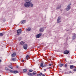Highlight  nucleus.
I'll use <instances>...</instances> for the list:
<instances>
[{
    "instance_id": "obj_1",
    "label": "nucleus",
    "mask_w": 76,
    "mask_h": 76,
    "mask_svg": "<svg viewBox=\"0 0 76 76\" xmlns=\"http://www.w3.org/2000/svg\"><path fill=\"white\" fill-rule=\"evenodd\" d=\"M31 4L30 2L26 1V2L24 4V6L25 7H26L28 8V7H29L30 6V4Z\"/></svg>"
},
{
    "instance_id": "obj_2",
    "label": "nucleus",
    "mask_w": 76,
    "mask_h": 76,
    "mask_svg": "<svg viewBox=\"0 0 76 76\" xmlns=\"http://www.w3.org/2000/svg\"><path fill=\"white\" fill-rule=\"evenodd\" d=\"M70 6H71V4H69V5L67 6L66 8V10L67 11H69V10L70 9Z\"/></svg>"
},
{
    "instance_id": "obj_3",
    "label": "nucleus",
    "mask_w": 76,
    "mask_h": 76,
    "mask_svg": "<svg viewBox=\"0 0 76 76\" xmlns=\"http://www.w3.org/2000/svg\"><path fill=\"white\" fill-rule=\"evenodd\" d=\"M22 32V30L20 29H19L17 30V33L18 35H20Z\"/></svg>"
},
{
    "instance_id": "obj_4",
    "label": "nucleus",
    "mask_w": 76,
    "mask_h": 76,
    "mask_svg": "<svg viewBox=\"0 0 76 76\" xmlns=\"http://www.w3.org/2000/svg\"><path fill=\"white\" fill-rule=\"evenodd\" d=\"M28 47V45L27 44H24L23 45V48L24 49V50H26Z\"/></svg>"
},
{
    "instance_id": "obj_5",
    "label": "nucleus",
    "mask_w": 76,
    "mask_h": 76,
    "mask_svg": "<svg viewBox=\"0 0 76 76\" xmlns=\"http://www.w3.org/2000/svg\"><path fill=\"white\" fill-rule=\"evenodd\" d=\"M42 34H39L36 35V37L37 38H39L41 36Z\"/></svg>"
},
{
    "instance_id": "obj_6",
    "label": "nucleus",
    "mask_w": 76,
    "mask_h": 76,
    "mask_svg": "<svg viewBox=\"0 0 76 76\" xmlns=\"http://www.w3.org/2000/svg\"><path fill=\"white\" fill-rule=\"evenodd\" d=\"M20 22L21 24H24V23H26V20H22Z\"/></svg>"
},
{
    "instance_id": "obj_7",
    "label": "nucleus",
    "mask_w": 76,
    "mask_h": 76,
    "mask_svg": "<svg viewBox=\"0 0 76 76\" xmlns=\"http://www.w3.org/2000/svg\"><path fill=\"white\" fill-rule=\"evenodd\" d=\"M61 19L60 18V17H59L57 19V23H60L61 22V21H60Z\"/></svg>"
},
{
    "instance_id": "obj_8",
    "label": "nucleus",
    "mask_w": 76,
    "mask_h": 76,
    "mask_svg": "<svg viewBox=\"0 0 76 76\" xmlns=\"http://www.w3.org/2000/svg\"><path fill=\"white\" fill-rule=\"evenodd\" d=\"M69 51L65 50L64 52V54H69Z\"/></svg>"
},
{
    "instance_id": "obj_9",
    "label": "nucleus",
    "mask_w": 76,
    "mask_h": 76,
    "mask_svg": "<svg viewBox=\"0 0 76 76\" xmlns=\"http://www.w3.org/2000/svg\"><path fill=\"white\" fill-rule=\"evenodd\" d=\"M24 44H25V42L21 41L20 42V45H23Z\"/></svg>"
},
{
    "instance_id": "obj_10",
    "label": "nucleus",
    "mask_w": 76,
    "mask_h": 76,
    "mask_svg": "<svg viewBox=\"0 0 76 76\" xmlns=\"http://www.w3.org/2000/svg\"><path fill=\"white\" fill-rule=\"evenodd\" d=\"M16 54L15 52H14V53H13L12 54V57H15L16 56Z\"/></svg>"
},
{
    "instance_id": "obj_11",
    "label": "nucleus",
    "mask_w": 76,
    "mask_h": 76,
    "mask_svg": "<svg viewBox=\"0 0 76 76\" xmlns=\"http://www.w3.org/2000/svg\"><path fill=\"white\" fill-rule=\"evenodd\" d=\"M40 32H43L44 31V28H40L39 30Z\"/></svg>"
},
{
    "instance_id": "obj_12",
    "label": "nucleus",
    "mask_w": 76,
    "mask_h": 76,
    "mask_svg": "<svg viewBox=\"0 0 76 76\" xmlns=\"http://www.w3.org/2000/svg\"><path fill=\"white\" fill-rule=\"evenodd\" d=\"M18 73H19V72L17 70L14 71L13 72V73L14 74Z\"/></svg>"
},
{
    "instance_id": "obj_13",
    "label": "nucleus",
    "mask_w": 76,
    "mask_h": 76,
    "mask_svg": "<svg viewBox=\"0 0 76 76\" xmlns=\"http://www.w3.org/2000/svg\"><path fill=\"white\" fill-rule=\"evenodd\" d=\"M11 69H13V67L11 65H10L8 66Z\"/></svg>"
},
{
    "instance_id": "obj_14",
    "label": "nucleus",
    "mask_w": 76,
    "mask_h": 76,
    "mask_svg": "<svg viewBox=\"0 0 76 76\" xmlns=\"http://www.w3.org/2000/svg\"><path fill=\"white\" fill-rule=\"evenodd\" d=\"M5 34V32H4L2 33H0V36L1 37H2V36H3V35H4Z\"/></svg>"
},
{
    "instance_id": "obj_15",
    "label": "nucleus",
    "mask_w": 76,
    "mask_h": 76,
    "mask_svg": "<svg viewBox=\"0 0 76 76\" xmlns=\"http://www.w3.org/2000/svg\"><path fill=\"white\" fill-rule=\"evenodd\" d=\"M28 75L29 76H32V73H30V72H28L27 73Z\"/></svg>"
},
{
    "instance_id": "obj_16",
    "label": "nucleus",
    "mask_w": 76,
    "mask_h": 76,
    "mask_svg": "<svg viewBox=\"0 0 76 76\" xmlns=\"http://www.w3.org/2000/svg\"><path fill=\"white\" fill-rule=\"evenodd\" d=\"M30 6L31 7H32L33 6H34V4H32V2H30Z\"/></svg>"
},
{
    "instance_id": "obj_17",
    "label": "nucleus",
    "mask_w": 76,
    "mask_h": 76,
    "mask_svg": "<svg viewBox=\"0 0 76 76\" xmlns=\"http://www.w3.org/2000/svg\"><path fill=\"white\" fill-rule=\"evenodd\" d=\"M74 67V66L72 65H70V69H73V67Z\"/></svg>"
},
{
    "instance_id": "obj_18",
    "label": "nucleus",
    "mask_w": 76,
    "mask_h": 76,
    "mask_svg": "<svg viewBox=\"0 0 76 76\" xmlns=\"http://www.w3.org/2000/svg\"><path fill=\"white\" fill-rule=\"evenodd\" d=\"M63 65H64L63 64H60L59 65V66L61 67H62V66H63Z\"/></svg>"
},
{
    "instance_id": "obj_19",
    "label": "nucleus",
    "mask_w": 76,
    "mask_h": 76,
    "mask_svg": "<svg viewBox=\"0 0 76 76\" xmlns=\"http://www.w3.org/2000/svg\"><path fill=\"white\" fill-rule=\"evenodd\" d=\"M31 30V28H28L27 29H26L27 31H30Z\"/></svg>"
},
{
    "instance_id": "obj_20",
    "label": "nucleus",
    "mask_w": 76,
    "mask_h": 76,
    "mask_svg": "<svg viewBox=\"0 0 76 76\" xmlns=\"http://www.w3.org/2000/svg\"><path fill=\"white\" fill-rule=\"evenodd\" d=\"M12 60L13 61H16V58H14L12 59Z\"/></svg>"
},
{
    "instance_id": "obj_21",
    "label": "nucleus",
    "mask_w": 76,
    "mask_h": 76,
    "mask_svg": "<svg viewBox=\"0 0 76 76\" xmlns=\"http://www.w3.org/2000/svg\"><path fill=\"white\" fill-rule=\"evenodd\" d=\"M61 7V5H59L58 6V7L57 8V9H60Z\"/></svg>"
},
{
    "instance_id": "obj_22",
    "label": "nucleus",
    "mask_w": 76,
    "mask_h": 76,
    "mask_svg": "<svg viewBox=\"0 0 76 76\" xmlns=\"http://www.w3.org/2000/svg\"><path fill=\"white\" fill-rule=\"evenodd\" d=\"M40 67H44V65H43V63H41Z\"/></svg>"
},
{
    "instance_id": "obj_23",
    "label": "nucleus",
    "mask_w": 76,
    "mask_h": 76,
    "mask_svg": "<svg viewBox=\"0 0 76 76\" xmlns=\"http://www.w3.org/2000/svg\"><path fill=\"white\" fill-rule=\"evenodd\" d=\"M41 75H42V74L41 73H39V74H37L38 76H41Z\"/></svg>"
},
{
    "instance_id": "obj_24",
    "label": "nucleus",
    "mask_w": 76,
    "mask_h": 76,
    "mask_svg": "<svg viewBox=\"0 0 76 76\" xmlns=\"http://www.w3.org/2000/svg\"><path fill=\"white\" fill-rule=\"evenodd\" d=\"M31 1H32V0H25V1H27L28 2H30H30H31Z\"/></svg>"
},
{
    "instance_id": "obj_25",
    "label": "nucleus",
    "mask_w": 76,
    "mask_h": 76,
    "mask_svg": "<svg viewBox=\"0 0 76 76\" xmlns=\"http://www.w3.org/2000/svg\"><path fill=\"white\" fill-rule=\"evenodd\" d=\"M10 72H11V73H13V71H12V70H11V69H9V70Z\"/></svg>"
},
{
    "instance_id": "obj_26",
    "label": "nucleus",
    "mask_w": 76,
    "mask_h": 76,
    "mask_svg": "<svg viewBox=\"0 0 76 76\" xmlns=\"http://www.w3.org/2000/svg\"><path fill=\"white\" fill-rule=\"evenodd\" d=\"M23 71L24 72H26V71H27V70L26 69H24L23 70Z\"/></svg>"
},
{
    "instance_id": "obj_27",
    "label": "nucleus",
    "mask_w": 76,
    "mask_h": 76,
    "mask_svg": "<svg viewBox=\"0 0 76 76\" xmlns=\"http://www.w3.org/2000/svg\"><path fill=\"white\" fill-rule=\"evenodd\" d=\"M28 58H29V56L28 55H27L26 56V59H27Z\"/></svg>"
},
{
    "instance_id": "obj_28",
    "label": "nucleus",
    "mask_w": 76,
    "mask_h": 76,
    "mask_svg": "<svg viewBox=\"0 0 76 76\" xmlns=\"http://www.w3.org/2000/svg\"><path fill=\"white\" fill-rule=\"evenodd\" d=\"M73 39H74L75 38H76V36H73Z\"/></svg>"
},
{
    "instance_id": "obj_29",
    "label": "nucleus",
    "mask_w": 76,
    "mask_h": 76,
    "mask_svg": "<svg viewBox=\"0 0 76 76\" xmlns=\"http://www.w3.org/2000/svg\"><path fill=\"white\" fill-rule=\"evenodd\" d=\"M47 65L46 64H45L43 65V67H46L47 66Z\"/></svg>"
},
{
    "instance_id": "obj_30",
    "label": "nucleus",
    "mask_w": 76,
    "mask_h": 76,
    "mask_svg": "<svg viewBox=\"0 0 76 76\" xmlns=\"http://www.w3.org/2000/svg\"><path fill=\"white\" fill-rule=\"evenodd\" d=\"M33 71V70H32V69H30L29 70V72H32Z\"/></svg>"
},
{
    "instance_id": "obj_31",
    "label": "nucleus",
    "mask_w": 76,
    "mask_h": 76,
    "mask_svg": "<svg viewBox=\"0 0 76 76\" xmlns=\"http://www.w3.org/2000/svg\"><path fill=\"white\" fill-rule=\"evenodd\" d=\"M33 75H36V73L35 72H33L32 73Z\"/></svg>"
},
{
    "instance_id": "obj_32",
    "label": "nucleus",
    "mask_w": 76,
    "mask_h": 76,
    "mask_svg": "<svg viewBox=\"0 0 76 76\" xmlns=\"http://www.w3.org/2000/svg\"><path fill=\"white\" fill-rule=\"evenodd\" d=\"M5 69H6V70H9V69H8V68H7V67H5Z\"/></svg>"
},
{
    "instance_id": "obj_33",
    "label": "nucleus",
    "mask_w": 76,
    "mask_h": 76,
    "mask_svg": "<svg viewBox=\"0 0 76 76\" xmlns=\"http://www.w3.org/2000/svg\"><path fill=\"white\" fill-rule=\"evenodd\" d=\"M65 67L66 68L67 66V64H65Z\"/></svg>"
},
{
    "instance_id": "obj_34",
    "label": "nucleus",
    "mask_w": 76,
    "mask_h": 76,
    "mask_svg": "<svg viewBox=\"0 0 76 76\" xmlns=\"http://www.w3.org/2000/svg\"><path fill=\"white\" fill-rule=\"evenodd\" d=\"M74 72H76V68H75V69H74Z\"/></svg>"
},
{
    "instance_id": "obj_35",
    "label": "nucleus",
    "mask_w": 76,
    "mask_h": 76,
    "mask_svg": "<svg viewBox=\"0 0 76 76\" xmlns=\"http://www.w3.org/2000/svg\"><path fill=\"white\" fill-rule=\"evenodd\" d=\"M46 70H47V69H44V72H46Z\"/></svg>"
},
{
    "instance_id": "obj_36",
    "label": "nucleus",
    "mask_w": 76,
    "mask_h": 76,
    "mask_svg": "<svg viewBox=\"0 0 76 76\" xmlns=\"http://www.w3.org/2000/svg\"><path fill=\"white\" fill-rule=\"evenodd\" d=\"M73 35H74V36H76V34H75L74 33V34H73Z\"/></svg>"
},
{
    "instance_id": "obj_37",
    "label": "nucleus",
    "mask_w": 76,
    "mask_h": 76,
    "mask_svg": "<svg viewBox=\"0 0 76 76\" xmlns=\"http://www.w3.org/2000/svg\"><path fill=\"white\" fill-rule=\"evenodd\" d=\"M72 72H71V71H70V72H69V73H72Z\"/></svg>"
},
{
    "instance_id": "obj_38",
    "label": "nucleus",
    "mask_w": 76,
    "mask_h": 76,
    "mask_svg": "<svg viewBox=\"0 0 76 76\" xmlns=\"http://www.w3.org/2000/svg\"><path fill=\"white\" fill-rule=\"evenodd\" d=\"M42 76H45V75H44L42 74Z\"/></svg>"
},
{
    "instance_id": "obj_39",
    "label": "nucleus",
    "mask_w": 76,
    "mask_h": 76,
    "mask_svg": "<svg viewBox=\"0 0 76 76\" xmlns=\"http://www.w3.org/2000/svg\"><path fill=\"white\" fill-rule=\"evenodd\" d=\"M49 66H51V64H49Z\"/></svg>"
},
{
    "instance_id": "obj_40",
    "label": "nucleus",
    "mask_w": 76,
    "mask_h": 76,
    "mask_svg": "<svg viewBox=\"0 0 76 76\" xmlns=\"http://www.w3.org/2000/svg\"><path fill=\"white\" fill-rule=\"evenodd\" d=\"M24 61V60H23L22 61V62H23Z\"/></svg>"
},
{
    "instance_id": "obj_41",
    "label": "nucleus",
    "mask_w": 76,
    "mask_h": 76,
    "mask_svg": "<svg viewBox=\"0 0 76 76\" xmlns=\"http://www.w3.org/2000/svg\"><path fill=\"white\" fill-rule=\"evenodd\" d=\"M49 60H50V61H51V59H49Z\"/></svg>"
},
{
    "instance_id": "obj_42",
    "label": "nucleus",
    "mask_w": 76,
    "mask_h": 76,
    "mask_svg": "<svg viewBox=\"0 0 76 76\" xmlns=\"http://www.w3.org/2000/svg\"><path fill=\"white\" fill-rule=\"evenodd\" d=\"M1 59H0V62H1Z\"/></svg>"
},
{
    "instance_id": "obj_43",
    "label": "nucleus",
    "mask_w": 76,
    "mask_h": 76,
    "mask_svg": "<svg viewBox=\"0 0 76 76\" xmlns=\"http://www.w3.org/2000/svg\"><path fill=\"white\" fill-rule=\"evenodd\" d=\"M17 68H18V66H17Z\"/></svg>"
},
{
    "instance_id": "obj_44",
    "label": "nucleus",
    "mask_w": 76,
    "mask_h": 76,
    "mask_svg": "<svg viewBox=\"0 0 76 76\" xmlns=\"http://www.w3.org/2000/svg\"><path fill=\"white\" fill-rule=\"evenodd\" d=\"M60 70H61V69H60Z\"/></svg>"
},
{
    "instance_id": "obj_45",
    "label": "nucleus",
    "mask_w": 76,
    "mask_h": 76,
    "mask_svg": "<svg viewBox=\"0 0 76 76\" xmlns=\"http://www.w3.org/2000/svg\"><path fill=\"white\" fill-rule=\"evenodd\" d=\"M72 31V30H71V31Z\"/></svg>"
},
{
    "instance_id": "obj_46",
    "label": "nucleus",
    "mask_w": 76,
    "mask_h": 76,
    "mask_svg": "<svg viewBox=\"0 0 76 76\" xmlns=\"http://www.w3.org/2000/svg\"><path fill=\"white\" fill-rule=\"evenodd\" d=\"M67 31H69V30H68Z\"/></svg>"
},
{
    "instance_id": "obj_47",
    "label": "nucleus",
    "mask_w": 76,
    "mask_h": 76,
    "mask_svg": "<svg viewBox=\"0 0 76 76\" xmlns=\"http://www.w3.org/2000/svg\"><path fill=\"white\" fill-rule=\"evenodd\" d=\"M65 61H66V60H65Z\"/></svg>"
},
{
    "instance_id": "obj_48",
    "label": "nucleus",
    "mask_w": 76,
    "mask_h": 76,
    "mask_svg": "<svg viewBox=\"0 0 76 76\" xmlns=\"http://www.w3.org/2000/svg\"><path fill=\"white\" fill-rule=\"evenodd\" d=\"M0 76H1V75H0Z\"/></svg>"
},
{
    "instance_id": "obj_49",
    "label": "nucleus",
    "mask_w": 76,
    "mask_h": 76,
    "mask_svg": "<svg viewBox=\"0 0 76 76\" xmlns=\"http://www.w3.org/2000/svg\"><path fill=\"white\" fill-rule=\"evenodd\" d=\"M47 69H48V68H47Z\"/></svg>"
}]
</instances>
